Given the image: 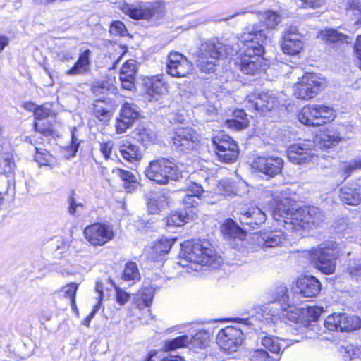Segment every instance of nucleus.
I'll list each match as a JSON object with an SVG mask.
<instances>
[{
    "label": "nucleus",
    "mask_w": 361,
    "mask_h": 361,
    "mask_svg": "<svg viewBox=\"0 0 361 361\" xmlns=\"http://www.w3.org/2000/svg\"><path fill=\"white\" fill-rule=\"evenodd\" d=\"M354 49L357 58V65L361 69V35L357 37Z\"/></svg>",
    "instance_id": "64"
},
{
    "label": "nucleus",
    "mask_w": 361,
    "mask_h": 361,
    "mask_svg": "<svg viewBox=\"0 0 361 361\" xmlns=\"http://www.w3.org/2000/svg\"><path fill=\"white\" fill-rule=\"evenodd\" d=\"M267 215L258 207H251L247 211L241 213L239 221L243 225H247L252 228L265 221Z\"/></svg>",
    "instance_id": "26"
},
{
    "label": "nucleus",
    "mask_w": 361,
    "mask_h": 361,
    "mask_svg": "<svg viewBox=\"0 0 361 361\" xmlns=\"http://www.w3.org/2000/svg\"><path fill=\"white\" fill-rule=\"evenodd\" d=\"M204 190L202 188V186L197 184L193 183L190 189L188 191V193L185 195V199L183 200V202L185 204H189L192 207H195V205L197 204L194 197H200V195L204 192Z\"/></svg>",
    "instance_id": "42"
},
{
    "label": "nucleus",
    "mask_w": 361,
    "mask_h": 361,
    "mask_svg": "<svg viewBox=\"0 0 361 361\" xmlns=\"http://www.w3.org/2000/svg\"><path fill=\"white\" fill-rule=\"evenodd\" d=\"M86 240L94 246H102L113 239L114 232L111 226L96 223L84 230Z\"/></svg>",
    "instance_id": "12"
},
{
    "label": "nucleus",
    "mask_w": 361,
    "mask_h": 361,
    "mask_svg": "<svg viewBox=\"0 0 361 361\" xmlns=\"http://www.w3.org/2000/svg\"><path fill=\"white\" fill-rule=\"evenodd\" d=\"M216 260V254L213 246L207 240L185 241L182 244V267L198 271L199 267L212 265Z\"/></svg>",
    "instance_id": "2"
},
{
    "label": "nucleus",
    "mask_w": 361,
    "mask_h": 361,
    "mask_svg": "<svg viewBox=\"0 0 361 361\" xmlns=\"http://www.w3.org/2000/svg\"><path fill=\"white\" fill-rule=\"evenodd\" d=\"M325 327L330 331H348L361 327V319L346 313H334L324 321Z\"/></svg>",
    "instance_id": "10"
},
{
    "label": "nucleus",
    "mask_w": 361,
    "mask_h": 361,
    "mask_svg": "<svg viewBox=\"0 0 361 361\" xmlns=\"http://www.w3.org/2000/svg\"><path fill=\"white\" fill-rule=\"evenodd\" d=\"M78 286L77 283L71 282L63 288L64 296L71 300V305L72 307H75V297L78 290Z\"/></svg>",
    "instance_id": "52"
},
{
    "label": "nucleus",
    "mask_w": 361,
    "mask_h": 361,
    "mask_svg": "<svg viewBox=\"0 0 361 361\" xmlns=\"http://www.w3.org/2000/svg\"><path fill=\"white\" fill-rule=\"evenodd\" d=\"M130 299V295L123 290L116 288V301L121 306L124 305Z\"/></svg>",
    "instance_id": "59"
},
{
    "label": "nucleus",
    "mask_w": 361,
    "mask_h": 361,
    "mask_svg": "<svg viewBox=\"0 0 361 361\" xmlns=\"http://www.w3.org/2000/svg\"><path fill=\"white\" fill-rule=\"evenodd\" d=\"M254 310L256 312L255 317L260 320H268L271 319V317L275 316L277 314L275 310H269L267 307L265 306L256 307H255ZM252 316L254 317V314Z\"/></svg>",
    "instance_id": "51"
},
{
    "label": "nucleus",
    "mask_w": 361,
    "mask_h": 361,
    "mask_svg": "<svg viewBox=\"0 0 361 361\" xmlns=\"http://www.w3.org/2000/svg\"><path fill=\"white\" fill-rule=\"evenodd\" d=\"M74 53L71 49L59 50L56 52V58L62 62H68L73 59Z\"/></svg>",
    "instance_id": "56"
},
{
    "label": "nucleus",
    "mask_w": 361,
    "mask_h": 361,
    "mask_svg": "<svg viewBox=\"0 0 361 361\" xmlns=\"http://www.w3.org/2000/svg\"><path fill=\"white\" fill-rule=\"evenodd\" d=\"M323 312V308L318 306L309 307L307 309V317L312 321H316Z\"/></svg>",
    "instance_id": "60"
},
{
    "label": "nucleus",
    "mask_w": 361,
    "mask_h": 361,
    "mask_svg": "<svg viewBox=\"0 0 361 361\" xmlns=\"http://www.w3.org/2000/svg\"><path fill=\"white\" fill-rule=\"evenodd\" d=\"M267 30H252L244 33L242 37L243 47L240 50L238 59H251L253 56H262L264 51V44L267 42Z\"/></svg>",
    "instance_id": "8"
},
{
    "label": "nucleus",
    "mask_w": 361,
    "mask_h": 361,
    "mask_svg": "<svg viewBox=\"0 0 361 361\" xmlns=\"http://www.w3.org/2000/svg\"><path fill=\"white\" fill-rule=\"evenodd\" d=\"M208 341V335L206 332L199 331L195 335L189 336V347L202 348Z\"/></svg>",
    "instance_id": "45"
},
{
    "label": "nucleus",
    "mask_w": 361,
    "mask_h": 361,
    "mask_svg": "<svg viewBox=\"0 0 361 361\" xmlns=\"http://www.w3.org/2000/svg\"><path fill=\"white\" fill-rule=\"evenodd\" d=\"M36 154L35 156V160L39 163V165H49L52 161V156L45 149L35 148Z\"/></svg>",
    "instance_id": "49"
},
{
    "label": "nucleus",
    "mask_w": 361,
    "mask_h": 361,
    "mask_svg": "<svg viewBox=\"0 0 361 361\" xmlns=\"http://www.w3.org/2000/svg\"><path fill=\"white\" fill-rule=\"evenodd\" d=\"M34 128L35 131L39 132L45 136L51 135L53 133L52 124L47 120L36 121L34 123Z\"/></svg>",
    "instance_id": "50"
},
{
    "label": "nucleus",
    "mask_w": 361,
    "mask_h": 361,
    "mask_svg": "<svg viewBox=\"0 0 361 361\" xmlns=\"http://www.w3.org/2000/svg\"><path fill=\"white\" fill-rule=\"evenodd\" d=\"M91 51L90 49H86L79 55L78 59L74 66L66 71V75H84L90 71V58Z\"/></svg>",
    "instance_id": "28"
},
{
    "label": "nucleus",
    "mask_w": 361,
    "mask_h": 361,
    "mask_svg": "<svg viewBox=\"0 0 361 361\" xmlns=\"http://www.w3.org/2000/svg\"><path fill=\"white\" fill-rule=\"evenodd\" d=\"M346 353L348 355L350 361H355L356 359H360V350L359 348H354L353 345L347 347Z\"/></svg>",
    "instance_id": "61"
},
{
    "label": "nucleus",
    "mask_w": 361,
    "mask_h": 361,
    "mask_svg": "<svg viewBox=\"0 0 361 361\" xmlns=\"http://www.w3.org/2000/svg\"><path fill=\"white\" fill-rule=\"evenodd\" d=\"M140 272L135 262H128L123 271L122 279L125 281H138Z\"/></svg>",
    "instance_id": "41"
},
{
    "label": "nucleus",
    "mask_w": 361,
    "mask_h": 361,
    "mask_svg": "<svg viewBox=\"0 0 361 361\" xmlns=\"http://www.w3.org/2000/svg\"><path fill=\"white\" fill-rule=\"evenodd\" d=\"M314 154L310 145L306 142H301L292 145L287 151L288 159L297 164H307L313 159Z\"/></svg>",
    "instance_id": "19"
},
{
    "label": "nucleus",
    "mask_w": 361,
    "mask_h": 361,
    "mask_svg": "<svg viewBox=\"0 0 361 361\" xmlns=\"http://www.w3.org/2000/svg\"><path fill=\"white\" fill-rule=\"evenodd\" d=\"M52 114V110L47 105L37 106L35 109V118L37 121H45L46 117L50 116Z\"/></svg>",
    "instance_id": "54"
},
{
    "label": "nucleus",
    "mask_w": 361,
    "mask_h": 361,
    "mask_svg": "<svg viewBox=\"0 0 361 361\" xmlns=\"http://www.w3.org/2000/svg\"><path fill=\"white\" fill-rule=\"evenodd\" d=\"M274 202L272 216L276 221L283 224L287 230L309 229L324 219V214L317 207L298 208L296 203L288 197L274 200Z\"/></svg>",
    "instance_id": "1"
},
{
    "label": "nucleus",
    "mask_w": 361,
    "mask_h": 361,
    "mask_svg": "<svg viewBox=\"0 0 361 361\" xmlns=\"http://www.w3.org/2000/svg\"><path fill=\"white\" fill-rule=\"evenodd\" d=\"M192 65L183 54L171 52L167 59V73L175 78L187 76L192 71Z\"/></svg>",
    "instance_id": "14"
},
{
    "label": "nucleus",
    "mask_w": 361,
    "mask_h": 361,
    "mask_svg": "<svg viewBox=\"0 0 361 361\" xmlns=\"http://www.w3.org/2000/svg\"><path fill=\"white\" fill-rule=\"evenodd\" d=\"M283 166V159L277 157H258L252 164V168L271 177L279 174Z\"/></svg>",
    "instance_id": "15"
},
{
    "label": "nucleus",
    "mask_w": 361,
    "mask_h": 361,
    "mask_svg": "<svg viewBox=\"0 0 361 361\" xmlns=\"http://www.w3.org/2000/svg\"><path fill=\"white\" fill-rule=\"evenodd\" d=\"M173 244V240L172 239L161 237L154 243L153 247H151L152 252H154V255L152 257L153 259H156L157 257L167 253L170 250Z\"/></svg>",
    "instance_id": "37"
},
{
    "label": "nucleus",
    "mask_w": 361,
    "mask_h": 361,
    "mask_svg": "<svg viewBox=\"0 0 361 361\" xmlns=\"http://www.w3.org/2000/svg\"><path fill=\"white\" fill-rule=\"evenodd\" d=\"M76 131H77V130L75 128H73L71 130V147L73 152V154H75L78 151L80 143V140H79V138L76 134Z\"/></svg>",
    "instance_id": "63"
},
{
    "label": "nucleus",
    "mask_w": 361,
    "mask_h": 361,
    "mask_svg": "<svg viewBox=\"0 0 361 361\" xmlns=\"http://www.w3.org/2000/svg\"><path fill=\"white\" fill-rule=\"evenodd\" d=\"M168 204V197L161 192H152L149 195L147 210L149 214H159Z\"/></svg>",
    "instance_id": "30"
},
{
    "label": "nucleus",
    "mask_w": 361,
    "mask_h": 361,
    "mask_svg": "<svg viewBox=\"0 0 361 361\" xmlns=\"http://www.w3.org/2000/svg\"><path fill=\"white\" fill-rule=\"evenodd\" d=\"M217 190L224 196L241 195L247 191V185L243 182L234 183L230 179H225L219 182Z\"/></svg>",
    "instance_id": "27"
},
{
    "label": "nucleus",
    "mask_w": 361,
    "mask_h": 361,
    "mask_svg": "<svg viewBox=\"0 0 361 361\" xmlns=\"http://www.w3.org/2000/svg\"><path fill=\"white\" fill-rule=\"evenodd\" d=\"M146 177L159 185H166L171 180H178L181 172L173 160L159 157L152 160L146 167Z\"/></svg>",
    "instance_id": "3"
},
{
    "label": "nucleus",
    "mask_w": 361,
    "mask_h": 361,
    "mask_svg": "<svg viewBox=\"0 0 361 361\" xmlns=\"http://www.w3.org/2000/svg\"><path fill=\"white\" fill-rule=\"evenodd\" d=\"M188 216L181 213L173 212L166 217V226H182L188 221Z\"/></svg>",
    "instance_id": "44"
},
{
    "label": "nucleus",
    "mask_w": 361,
    "mask_h": 361,
    "mask_svg": "<svg viewBox=\"0 0 361 361\" xmlns=\"http://www.w3.org/2000/svg\"><path fill=\"white\" fill-rule=\"evenodd\" d=\"M215 146V152L219 161L225 163H232L238 157V147L237 144L228 136L221 135L212 140Z\"/></svg>",
    "instance_id": "11"
},
{
    "label": "nucleus",
    "mask_w": 361,
    "mask_h": 361,
    "mask_svg": "<svg viewBox=\"0 0 361 361\" xmlns=\"http://www.w3.org/2000/svg\"><path fill=\"white\" fill-rule=\"evenodd\" d=\"M136 73L137 65L135 60H128L123 65L120 72V80L123 89L132 90L135 87Z\"/></svg>",
    "instance_id": "24"
},
{
    "label": "nucleus",
    "mask_w": 361,
    "mask_h": 361,
    "mask_svg": "<svg viewBox=\"0 0 361 361\" xmlns=\"http://www.w3.org/2000/svg\"><path fill=\"white\" fill-rule=\"evenodd\" d=\"M120 116L124 119L130 120L133 123L139 116V108L135 104L125 103L121 109Z\"/></svg>",
    "instance_id": "40"
},
{
    "label": "nucleus",
    "mask_w": 361,
    "mask_h": 361,
    "mask_svg": "<svg viewBox=\"0 0 361 361\" xmlns=\"http://www.w3.org/2000/svg\"><path fill=\"white\" fill-rule=\"evenodd\" d=\"M302 35L298 32V28L290 27L283 35L281 49L284 54L295 55L302 49L303 42Z\"/></svg>",
    "instance_id": "16"
},
{
    "label": "nucleus",
    "mask_w": 361,
    "mask_h": 361,
    "mask_svg": "<svg viewBox=\"0 0 361 361\" xmlns=\"http://www.w3.org/2000/svg\"><path fill=\"white\" fill-rule=\"evenodd\" d=\"M115 87L109 80L95 82L92 86V91L95 95L105 94L107 92H114Z\"/></svg>",
    "instance_id": "46"
},
{
    "label": "nucleus",
    "mask_w": 361,
    "mask_h": 361,
    "mask_svg": "<svg viewBox=\"0 0 361 361\" xmlns=\"http://www.w3.org/2000/svg\"><path fill=\"white\" fill-rule=\"evenodd\" d=\"M119 152L122 157L129 162L137 161L142 158L139 147L128 141H123L119 146Z\"/></svg>",
    "instance_id": "32"
},
{
    "label": "nucleus",
    "mask_w": 361,
    "mask_h": 361,
    "mask_svg": "<svg viewBox=\"0 0 361 361\" xmlns=\"http://www.w3.org/2000/svg\"><path fill=\"white\" fill-rule=\"evenodd\" d=\"M226 47L218 41L211 40L202 45L196 60V66L201 72L209 73L215 70L217 62Z\"/></svg>",
    "instance_id": "5"
},
{
    "label": "nucleus",
    "mask_w": 361,
    "mask_h": 361,
    "mask_svg": "<svg viewBox=\"0 0 361 361\" xmlns=\"http://www.w3.org/2000/svg\"><path fill=\"white\" fill-rule=\"evenodd\" d=\"M1 166L3 167L4 172L6 174L13 173L16 168L13 159L8 157L3 159Z\"/></svg>",
    "instance_id": "58"
},
{
    "label": "nucleus",
    "mask_w": 361,
    "mask_h": 361,
    "mask_svg": "<svg viewBox=\"0 0 361 361\" xmlns=\"http://www.w3.org/2000/svg\"><path fill=\"white\" fill-rule=\"evenodd\" d=\"M296 287L303 297L312 298L319 293L322 286L315 277L305 276L298 279Z\"/></svg>",
    "instance_id": "22"
},
{
    "label": "nucleus",
    "mask_w": 361,
    "mask_h": 361,
    "mask_svg": "<svg viewBox=\"0 0 361 361\" xmlns=\"http://www.w3.org/2000/svg\"><path fill=\"white\" fill-rule=\"evenodd\" d=\"M262 345L273 353L277 354L280 353L281 346L278 339L276 338L265 336L262 338Z\"/></svg>",
    "instance_id": "48"
},
{
    "label": "nucleus",
    "mask_w": 361,
    "mask_h": 361,
    "mask_svg": "<svg viewBox=\"0 0 361 361\" xmlns=\"http://www.w3.org/2000/svg\"><path fill=\"white\" fill-rule=\"evenodd\" d=\"M113 173L119 176L123 181V186L128 192H132L137 185L136 177L130 171L121 169H113Z\"/></svg>",
    "instance_id": "34"
},
{
    "label": "nucleus",
    "mask_w": 361,
    "mask_h": 361,
    "mask_svg": "<svg viewBox=\"0 0 361 361\" xmlns=\"http://www.w3.org/2000/svg\"><path fill=\"white\" fill-rule=\"evenodd\" d=\"M109 32L114 36H124L126 32V30L122 22L115 21L111 23Z\"/></svg>",
    "instance_id": "55"
},
{
    "label": "nucleus",
    "mask_w": 361,
    "mask_h": 361,
    "mask_svg": "<svg viewBox=\"0 0 361 361\" xmlns=\"http://www.w3.org/2000/svg\"><path fill=\"white\" fill-rule=\"evenodd\" d=\"M133 123L130 120L124 119L120 116L116 121L115 128L117 133H123L126 130L132 126Z\"/></svg>",
    "instance_id": "57"
},
{
    "label": "nucleus",
    "mask_w": 361,
    "mask_h": 361,
    "mask_svg": "<svg viewBox=\"0 0 361 361\" xmlns=\"http://www.w3.org/2000/svg\"><path fill=\"white\" fill-rule=\"evenodd\" d=\"M93 114L101 121H108L113 115L112 106L105 100H96L93 104Z\"/></svg>",
    "instance_id": "33"
},
{
    "label": "nucleus",
    "mask_w": 361,
    "mask_h": 361,
    "mask_svg": "<svg viewBox=\"0 0 361 361\" xmlns=\"http://www.w3.org/2000/svg\"><path fill=\"white\" fill-rule=\"evenodd\" d=\"M189 336H181L173 340L167 341L165 343L166 350H175L180 348L189 347Z\"/></svg>",
    "instance_id": "43"
},
{
    "label": "nucleus",
    "mask_w": 361,
    "mask_h": 361,
    "mask_svg": "<svg viewBox=\"0 0 361 361\" xmlns=\"http://www.w3.org/2000/svg\"><path fill=\"white\" fill-rule=\"evenodd\" d=\"M288 289L286 286H280L276 288L274 302L281 303L283 316L292 322H298L300 319V313L297 308L290 303L289 296L287 294Z\"/></svg>",
    "instance_id": "17"
},
{
    "label": "nucleus",
    "mask_w": 361,
    "mask_h": 361,
    "mask_svg": "<svg viewBox=\"0 0 361 361\" xmlns=\"http://www.w3.org/2000/svg\"><path fill=\"white\" fill-rule=\"evenodd\" d=\"M74 195L75 193L73 192L68 197V212L71 215H80L84 210L85 205L82 202L78 201Z\"/></svg>",
    "instance_id": "47"
},
{
    "label": "nucleus",
    "mask_w": 361,
    "mask_h": 361,
    "mask_svg": "<svg viewBox=\"0 0 361 361\" xmlns=\"http://www.w3.org/2000/svg\"><path fill=\"white\" fill-rule=\"evenodd\" d=\"M173 145L182 152L194 149L198 144V136L191 128H177L171 136Z\"/></svg>",
    "instance_id": "13"
},
{
    "label": "nucleus",
    "mask_w": 361,
    "mask_h": 361,
    "mask_svg": "<svg viewBox=\"0 0 361 361\" xmlns=\"http://www.w3.org/2000/svg\"><path fill=\"white\" fill-rule=\"evenodd\" d=\"M165 91L166 87L164 82L158 79L153 80L147 86L145 97L149 102H152L153 99L157 100V97L164 94Z\"/></svg>",
    "instance_id": "36"
},
{
    "label": "nucleus",
    "mask_w": 361,
    "mask_h": 361,
    "mask_svg": "<svg viewBox=\"0 0 361 361\" xmlns=\"http://www.w3.org/2000/svg\"><path fill=\"white\" fill-rule=\"evenodd\" d=\"M339 197L345 204L358 205L361 202V186L355 183L343 185L340 189Z\"/></svg>",
    "instance_id": "23"
},
{
    "label": "nucleus",
    "mask_w": 361,
    "mask_h": 361,
    "mask_svg": "<svg viewBox=\"0 0 361 361\" xmlns=\"http://www.w3.org/2000/svg\"><path fill=\"white\" fill-rule=\"evenodd\" d=\"M338 256V250L333 243L323 244L310 250V259L316 268L325 274L334 272Z\"/></svg>",
    "instance_id": "4"
},
{
    "label": "nucleus",
    "mask_w": 361,
    "mask_h": 361,
    "mask_svg": "<svg viewBox=\"0 0 361 361\" xmlns=\"http://www.w3.org/2000/svg\"><path fill=\"white\" fill-rule=\"evenodd\" d=\"M286 240L285 233L281 230L271 231L260 233L257 238L258 245L262 249L281 246Z\"/></svg>",
    "instance_id": "21"
},
{
    "label": "nucleus",
    "mask_w": 361,
    "mask_h": 361,
    "mask_svg": "<svg viewBox=\"0 0 361 361\" xmlns=\"http://www.w3.org/2000/svg\"><path fill=\"white\" fill-rule=\"evenodd\" d=\"M320 38L332 47H339L344 44H349L352 38L335 29H325L320 31Z\"/></svg>",
    "instance_id": "25"
},
{
    "label": "nucleus",
    "mask_w": 361,
    "mask_h": 361,
    "mask_svg": "<svg viewBox=\"0 0 361 361\" xmlns=\"http://www.w3.org/2000/svg\"><path fill=\"white\" fill-rule=\"evenodd\" d=\"M260 20L263 22L266 28H259V26L254 27L252 30H267V39H268L269 29L276 27L282 20L280 13L272 10H267L260 14Z\"/></svg>",
    "instance_id": "31"
},
{
    "label": "nucleus",
    "mask_w": 361,
    "mask_h": 361,
    "mask_svg": "<svg viewBox=\"0 0 361 361\" xmlns=\"http://www.w3.org/2000/svg\"><path fill=\"white\" fill-rule=\"evenodd\" d=\"M325 80L315 73H306L293 87V94L300 99L314 97L325 87Z\"/></svg>",
    "instance_id": "6"
},
{
    "label": "nucleus",
    "mask_w": 361,
    "mask_h": 361,
    "mask_svg": "<svg viewBox=\"0 0 361 361\" xmlns=\"http://www.w3.org/2000/svg\"><path fill=\"white\" fill-rule=\"evenodd\" d=\"M122 11L135 20L149 19L154 15L153 10L146 6L125 4L122 8Z\"/></svg>",
    "instance_id": "29"
},
{
    "label": "nucleus",
    "mask_w": 361,
    "mask_h": 361,
    "mask_svg": "<svg viewBox=\"0 0 361 361\" xmlns=\"http://www.w3.org/2000/svg\"><path fill=\"white\" fill-rule=\"evenodd\" d=\"M335 113L332 108L324 105H307L298 114L299 121L309 126H319L332 121Z\"/></svg>",
    "instance_id": "7"
},
{
    "label": "nucleus",
    "mask_w": 361,
    "mask_h": 361,
    "mask_svg": "<svg viewBox=\"0 0 361 361\" xmlns=\"http://www.w3.org/2000/svg\"><path fill=\"white\" fill-rule=\"evenodd\" d=\"M221 233L228 237L239 238L245 235L243 230L231 219H227L221 226Z\"/></svg>",
    "instance_id": "35"
},
{
    "label": "nucleus",
    "mask_w": 361,
    "mask_h": 361,
    "mask_svg": "<svg viewBox=\"0 0 361 361\" xmlns=\"http://www.w3.org/2000/svg\"><path fill=\"white\" fill-rule=\"evenodd\" d=\"M235 66L244 74L255 75L264 71L267 67V61L263 56H253L251 59H238Z\"/></svg>",
    "instance_id": "18"
},
{
    "label": "nucleus",
    "mask_w": 361,
    "mask_h": 361,
    "mask_svg": "<svg viewBox=\"0 0 361 361\" xmlns=\"http://www.w3.org/2000/svg\"><path fill=\"white\" fill-rule=\"evenodd\" d=\"M234 116L239 118L238 119H231L228 120L226 121L227 125L229 128H233L235 130H242L248 126L249 121L246 118V114L242 110H238L234 112Z\"/></svg>",
    "instance_id": "38"
},
{
    "label": "nucleus",
    "mask_w": 361,
    "mask_h": 361,
    "mask_svg": "<svg viewBox=\"0 0 361 361\" xmlns=\"http://www.w3.org/2000/svg\"><path fill=\"white\" fill-rule=\"evenodd\" d=\"M341 140L338 133L334 131H328L322 134L319 137V144L326 148H330L338 144Z\"/></svg>",
    "instance_id": "39"
},
{
    "label": "nucleus",
    "mask_w": 361,
    "mask_h": 361,
    "mask_svg": "<svg viewBox=\"0 0 361 361\" xmlns=\"http://www.w3.org/2000/svg\"><path fill=\"white\" fill-rule=\"evenodd\" d=\"M243 341V334L239 329L226 326L221 329L216 337V343L220 348L227 353L236 352Z\"/></svg>",
    "instance_id": "9"
},
{
    "label": "nucleus",
    "mask_w": 361,
    "mask_h": 361,
    "mask_svg": "<svg viewBox=\"0 0 361 361\" xmlns=\"http://www.w3.org/2000/svg\"><path fill=\"white\" fill-rule=\"evenodd\" d=\"M348 11H355L356 20H361V0H344Z\"/></svg>",
    "instance_id": "53"
},
{
    "label": "nucleus",
    "mask_w": 361,
    "mask_h": 361,
    "mask_svg": "<svg viewBox=\"0 0 361 361\" xmlns=\"http://www.w3.org/2000/svg\"><path fill=\"white\" fill-rule=\"evenodd\" d=\"M250 106L257 111H270L277 103V99L272 92L251 94L247 96Z\"/></svg>",
    "instance_id": "20"
},
{
    "label": "nucleus",
    "mask_w": 361,
    "mask_h": 361,
    "mask_svg": "<svg viewBox=\"0 0 361 361\" xmlns=\"http://www.w3.org/2000/svg\"><path fill=\"white\" fill-rule=\"evenodd\" d=\"M113 146L114 144L111 141H108L106 142L100 144V151L105 159L109 158Z\"/></svg>",
    "instance_id": "62"
}]
</instances>
